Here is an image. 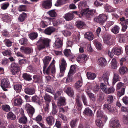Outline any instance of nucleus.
Here are the masks:
<instances>
[{
	"label": "nucleus",
	"instance_id": "obj_1",
	"mask_svg": "<svg viewBox=\"0 0 128 128\" xmlns=\"http://www.w3.org/2000/svg\"><path fill=\"white\" fill-rule=\"evenodd\" d=\"M51 42V40L50 39L40 38L36 44L38 50H40L46 48L50 46Z\"/></svg>",
	"mask_w": 128,
	"mask_h": 128
},
{
	"label": "nucleus",
	"instance_id": "obj_2",
	"mask_svg": "<svg viewBox=\"0 0 128 128\" xmlns=\"http://www.w3.org/2000/svg\"><path fill=\"white\" fill-rule=\"evenodd\" d=\"M81 14L82 16H84L88 20H90L95 17L96 12L95 10H89V8L84 9L83 12H81Z\"/></svg>",
	"mask_w": 128,
	"mask_h": 128
},
{
	"label": "nucleus",
	"instance_id": "obj_3",
	"mask_svg": "<svg viewBox=\"0 0 128 128\" xmlns=\"http://www.w3.org/2000/svg\"><path fill=\"white\" fill-rule=\"evenodd\" d=\"M108 18V16L105 14H100L97 18H94V20L100 25L103 26Z\"/></svg>",
	"mask_w": 128,
	"mask_h": 128
},
{
	"label": "nucleus",
	"instance_id": "obj_4",
	"mask_svg": "<svg viewBox=\"0 0 128 128\" xmlns=\"http://www.w3.org/2000/svg\"><path fill=\"white\" fill-rule=\"evenodd\" d=\"M60 73L59 76L61 77L64 76L67 66V64L65 60L63 58L61 60L60 66Z\"/></svg>",
	"mask_w": 128,
	"mask_h": 128
},
{
	"label": "nucleus",
	"instance_id": "obj_5",
	"mask_svg": "<svg viewBox=\"0 0 128 128\" xmlns=\"http://www.w3.org/2000/svg\"><path fill=\"white\" fill-rule=\"evenodd\" d=\"M20 67L18 64L14 63L12 64L10 68V71L13 75L18 74L20 71Z\"/></svg>",
	"mask_w": 128,
	"mask_h": 128
},
{
	"label": "nucleus",
	"instance_id": "obj_6",
	"mask_svg": "<svg viewBox=\"0 0 128 128\" xmlns=\"http://www.w3.org/2000/svg\"><path fill=\"white\" fill-rule=\"evenodd\" d=\"M126 59L125 58H122L120 60V64L122 66L120 67L119 70V73L122 75H123L128 71V68L125 66H122L123 65V62H125Z\"/></svg>",
	"mask_w": 128,
	"mask_h": 128
},
{
	"label": "nucleus",
	"instance_id": "obj_7",
	"mask_svg": "<svg viewBox=\"0 0 128 128\" xmlns=\"http://www.w3.org/2000/svg\"><path fill=\"white\" fill-rule=\"evenodd\" d=\"M1 86L4 91H7L8 90L7 88H11L9 80L7 78L2 80L1 81Z\"/></svg>",
	"mask_w": 128,
	"mask_h": 128
},
{
	"label": "nucleus",
	"instance_id": "obj_8",
	"mask_svg": "<svg viewBox=\"0 0 128 128\" xmlns=\"http://www.w3.org/2000/svg\"><path fill=\"white\" fill-rule=\"evenodd\" d=\"M124 85V84L121 82H120L117 84V90H120V91L117 92V94L118 96L120 97L124 95V94L125 89L123 87Z\"/></svg>",
	"mask_w": 128,
	"mask_h": 128
},
{
	"label": "nucleus",
	"instance_id": "obj_9",
	"mask_svg": "<svg viewBox=\"0 0 128 128\" xmlns=\"http://www.w3.org/2000/svg\"><path fill=\"white\" fill-rule=\"evenodd\" d=\"M110 126L114 128H120L121 126L120 122L117 119L112 118L110 122Z\"/></svg>",
	"mask_w": 128,
	"mask_h": 128
},
{
	"label": "nucleus",
	"instance_id": "obj_10",
	"mask_svg": "<svg viewBox=\"0 0 128 128\" xmlns=\"http://www.w3.org/2000/svg\"><path fill=\"white\" fill-rule=\"evenodd\" d=\"M26 108L30 117L32 118L35 112V109L32 106L28 104L26 106Z\"/></svg>",
	"mask_w": 128,
	"mask_h": 128
},
{
	"label": "nucleus",
	"instance_id": "obj_11",
	"mask_svg": "<svg viewBox=\"0 0 128 128\" xmlns=\"http://www.w3.org/2000/svg\"><path fill=\"white\" fill-rule=\"evenodd\" d=\"M97 118L102 119L106 123L108 120L107 116L104 114V112L101 110H98L97 112Z\"/></svg>",
	"mask_w": 128,
	"mask_h": 128
},
{
	"label": "nucleus",
	"instance_id": "obj_12",
	"mask_svg": "<svg viewBox=\"0 0 128 128\" xmlns=\"http://www.w3.org/2000/svg\"><path fill=\"white\" fill-rule=\"evenodd\" d=\"M76 104L77 105V108L79 114H81V111L82 108V104L81 100L80 98L77 96L76 98Z\"/></svg>",
	"mask_w": 128,
	"mask_h": 128
},
{
	"label": "nucleus",
	"instance_id": "obj_13",
	"mask_svg": "<svg viewBox=\"0 0 128 128\" xmlns=\"http://www.w3.org/2000/svg\"><path fill=\"white\" fill-rule=\"evenodd\" d=\"M52 57L51 56H45L42 59L43 62L44 64V71L48 65L49 64L50 62Z\"/></svg>",
	"mask_w": 128,
	"mask_h": 128
},
{
	"label": "nucleus",
	"instance_id": "obj_14",
	"mask_svg": "<svg viewBox=\"0 0 128 128\" xmlns=\"http://www.w3.org/2000/svg\"><path fill=\"white\" fill-rule=\"evenodd\" d=\"M14 103L15 106H19L22 103V100L20 96L17 95L14 98Z\"/></svg>",
	"mask_w": 128,
	"mask_h": 128
},
{
	"label": "nucleus",
	"instance_id": "obj_15",
	"mask_svg": "<svg viewBox=\"0 0 128 128\" xmlns=\"http://www.w3.org/2000/svg\"><path fill=\"white\" fill-rule=\"evenodd\" d=\"M42 6L44 8L48 9L52 6V0H46L42 2Z\"/></svg>",
	"mask_w": 128,
	"mask_h": 128
},
{
	"label": "nucleus",
	"instance_id": "obj_16",
	"mask_svg": "<svg viewBox=\"0 0 128 128\" xmlns=\"http://www.w3.org/2000/svg\"><path fill=\"white\" fill-rule=\"evenodd\" d=\"M112 52L115 55L118 56L123 52L122 48H120L117 47H114L112 50Z\"/></svg>",
	"mask_w": 128,
	"mask_h": 128
},
{
	"label": "nucleus",
	"instance_id": "obj_17",
	"mask_svg": "<svg viewBox=\"0 0 128 128\" xmlns=\"http://www.w3.org/2000/svg\"><path fill=\"white\" fill-rule=\"evenodd\" d=\"M47 124L50 126L54 125L55 122V118L54 116H50L47 117L46 119Z\"/></svg>",
	"mask_w": 128,
	"mask_h": 128
},
{
	"label": "nucleus",
	"instance_id": "obj_18",
	"mask_svg": "<svg viewBox=\"0 0 128 128\" xmlns=\"http://www.w3.org/2000/svg\"><path fill=\"white\" fill-rule=\"evenodd\" d=\"M65 91L68 95L70 97H72L74 94L73 89L71 88L68 86H66L65 88Z\"/></svg>",
	"mask_w": 128,
	"mask_h": 128
},
{
	"label": "nucleus",
	"instance_id": "obj_19",
	"mask_svg": "<svg viewBox=\"0 0 128 128\" xmlns=\"http://www.w3.org/2000/svg\"><path fill=\"white\" fill-rule=\"evenodd\" d=\"M63 42L61 38H57L54 43L55 47L58 48H61L63 45Z\"/></svg>",
	"mask_w": 128,
	"mask_h": 128
},
{
	"label": "nucleus",
	"instance_id": "obj_20",
	"mask_svg": "<svg viewBox=\"0 0 128 128\" xmlns=\"http://www.w3.org/2000/svg\"><path fill=\"white\" fill-rule=\"evenodd\" d=\"M98 65L102 66H105L108 64L106 59L103 58H101L98 60Z\"/></svg>",
	"mask_w": 128,
	"mask_h": 128
},
{
	"label": "nucleus",
	"instance_id": "obj_21",
	"mask_svg": "<svg viewBox=\"0 0 128 128\" xmlns=\"http://www.w3.org/2000/svg\"><path fill=\"white\" fill-rule=\"evenodd\" d=\"M56 28L52 27H50L46 29L44 31L45 34L48 35H50L56 31Z\"/></svg>",
	"mask_w": 128,
	"mask_h": 128
},
{
	"label": "nucleus",
	"instance_id": "obj_22",
	"mask_svg": "<svg viewBox=\"0 0 128 128\" xmlns=\"http://www.w3.org/2000/svg\"><path fill=\"white\" fill-rule=\"evenodd\" d=\"M66 99L64 97H62L58 100V106H65L66 104Z\"/></svg>",
	"mask_w": 128,
	"mask_h": 128
},
{
	"label": "nucleus",
	"instance_id": "obj_23",
	"mask_svg": "<svg viewBox=\"0 0 128 128\" xmlns=\"http://www.w3.org/2000/svg\"><path fill=\"white\" fill-rule=\"evenodd\" d=\"M46 18L49 20L50 22H53V24L55 26H57L62 23V21L59 19L58 20L56 21H54V18L49 17H46Z\"/></svg>",
	"mask_w": 128,
	"mask_h": 128
},
{
	"label": "nucleus",
	"instance_id": "obj_24",
	"mask_svg": "<svg viewBox=\"0 0 128 128\" xmlns=\"http://www.w3.org/2000/svg\"><path fill=\"white\" fill-rule=\"evenodd\" d=\"M20 49L22 52L26 54H30L32 51L31 48L27 47H22Z\"/></svg>",
	"mask_w": 128,
	"mask_h": 128
},
{
	"label": "nucleus",
	"instance_id": "obj_25",
	"mask_svg": "<svg viewBox=\"0 0 128 128\" xmlns=\"http://www.w3.org/2000/svg\"><path fill=\"white\" fill-rule=\"evenodd\" d=\"M78 6L79 8L82 9L83 11L82 12L84 11V9L88 8L87 2L84 0L82 1L78 4Z\"/></svg>",
	"mask_w": 128,
	"mask_h": 128
},
{
	"label": "nucleus",
	"instance_id": "obj_26",
	"mask_svg": "<svg viewBox=\"0 0 128 128\" xmlns=\"http://www.w3.org/2000/svg\"><path fill=\"white\" fill-rule=\"evenodd\" d=\"M85 38L89 40H92L94 39V35L92 32H89L86 33L84 35Z\"/></svg>",
	"mask_w": 128,
	"mask_h": 128
},
{
	"label": "nucleus",
	"instance_id": "obj_27",
	"mask_svg": "<svg viewBox=\"0 0 128 128\" xmlns=\"http://www.w3.org/2000/svg\"><path fill=\"white\" fill-rule=\"evenodd\" d=\"M76 26L77 28L83 29L85 28L86 24L83 21H78L76 22Z\"/></svg>",
	"mask_w": 128,
	"mask_h": 128
},
{
	"label": "nucleus",
	"instance_id": "obj_28",
	"mask_svg": "<svg viewBox=\"0 0 128 128\" xmlns=\"http://www.w3.org/2000/svg\"><path fill=\"white\" fill-rule=\"evenodd\" d=\"M24 92L26 94L31 95L35 93V90L33 88H27L25 89Z\"/></svg>",
	"mask_w": 128,
	"mask_h": 128
},
{
	"label": "nucleus",
	"instance_id": "obj_29",
	"mask_svg": "<svg viewBox=\"0 0 128 128\" xmlns=\"http://www.w3.org/2000/svg\"><path fill=\"white\" fill-rule=\"evenodd\" d=\"M27 17V14L24 12H23L19 16L18 20L20 22H24L26 20Z\"/></svg>",
	"mask_w": 128,
	"mask_h": 128
},
{
	"label": "nucleus",
	"instance_id": "obj_30",
	"mask_svg": "<svg viewBox=\"0 0 128 128\" xmlns=\"http://www.w3.org/2000/svg\"><path fill=\"white\" fill-rule=\"evenodd\" d=\"M83 114L89 116H91L93 115L92 111L88 108H86L85 109L83 112Z\"/></svg>",
	"mask_w": 128,
	"mask_h": 128
},
{
	"label": "nucleus",
	"instance_id": "obj_31",
	"mask_svg": "<svg viewBox=\"0 0 128 128\" xmlns=\"http://www.w3.org/2000/svg\"><path fill=\"white\" fill-rule=\"evenodd\" d=\"M32 76L26 73H24L22 74V78L26 81H30L32 80Z\"/></svg>",
	"mask_w": 128,
	"mask_h": 128
},
{
	"label": "nucleus",
	"instance_id": "obj_32",
	"mask_svg": "<svg viewBox=\"0 0 128 128\" xmlns=\"http://www.w3.org/2000/svg\"><path fill=\"white\" fill-rule=\"evenodd\" d=\"M28 120L27 117L24 115L19 119V122L20 124H26Z\"/></svg>",
	"mask_w": 128,
	"mask_h": 128
},
{
	"label": "nucleus",
	"instance_id": "obj_33",
	"mask_svg": "<svg viewBox=\"0 0 128 128\" xmlns=\"http://www.w3.org/2000/svg\"><path fill=\"white\" fill-rule=\"evenodd\" d=\"M120 29V27L117 25L115 26L111 30V31L115 34H117L119 33Z\"/></svg>",
	"mask_w": 128,
	"mask_h": 128
},
{
	"label": "nucleus",
	"instance_id": "obj_34",
	"mask_svg": "<svg viewBox=\"0 0 128 128\" xmlns=\"http://www.w3.org/2000/svg\"><path fill=\"white\" fill-rule=\"evenodd\" d=\"M110 76V74L109 73L106 72L105 74H103L102 78L104 82L106 84H108V78Z\"/></svg>",
	"mask_w": 128,
	"mask_h": 128
},
{
	"label": "nucleus",
	"instance_id": "obj_35",
	"mask_svg": "<svg viewBox=\"0 0 128 128\" xmlns=\"http://www.w3.org/2000/svg\"><path fill=\"white\" fill-rule=\"evenodd\" d=\"M22 88V86L20 84H16L14 86V90L17 92L18 93H19L21 92Z\"/></svg>",
	"mask_w": 128,
	"mask_h": 128
},
{
	"label": "nucleus",
	"instance_id": "obj_36",
	"mask_svg": "<svg viewBox=\"0 0 128 128\" xmlns=\"http://www.w3.org/2000/svg\"><path fill=\"white\" fill-rule=\"evenodd\" d=\"M74 15L72 13H68L65 14L64 18L66 20H71L74 18Z\"/></svg>",
	"mask_w": 128,
	"mask_h": 128
},
{
	"label": "nucleus",
	"instance_id": "obj_37",
	"mask_svg": "<svg viewBox=\"0 0 128 128\" xmlns=\"http://www.w3.org/2000/svg\"><path fill=\"white\" fill-rule=\"evenodd\" d=\"M105 11L107 12H111L114 10V8L108 4H106L105 7Z\"/></svg>",
	"mask_w": 128,
	"mask_h": 128
},
{
	"label": "nucleus",
	"instance_id": "obj_38",
	"mask_svg": "<svg viewBox=\"0 0 128 128\" xmlns=\"http://www.w3.org/2000/svg\"><path fill=\"white\" fill-rule=\"evenodd\" d=\"M33 78L35 83H40L42 82L41 77L40 76L37 75H35L33 76Z\"/></svg>",
	"mask_w": 128,
	"mask_h": 128
},
{
	"label": "nucleus",
	"instance_id": "obj_39",
	"mask_svg": "<svg viewBox=\"0 0 128 128\" xmlns=\"http://www.w3.org/2000/svg\"><path fill=\"white\" fill-rule=\"evenodd\" d=\"M2 19L4 21L7 22L10 21L11 20L10 16L7 14H4L3 15Z\"/></svg>",
	"mask_w": 128,
	"mask_h": 128
},
{
	"label": "nucleus",
	"instance_id": "obj_40",
	"mask_svg": "<svg viewBox=\"0 0 128 128\" xmlns=\"http://www.w3.org/2000/svg\"><path fill=\"white\" fill-rule=\"evenodd\" d=\"M7 117L8 119L12 120H14L16 118V116L11 112H10L8 114Z\"/></svg>",
	"mask_w": 128,
	"mask_h": 128
},
{
	"label": "nucleus",
	"instance_id": "obj_41",
	"mask_svg": "<svg viewBox=\"0 0 128 128\" xmlns=\"http://www.w3.org/2000/svg\"><path fill=\"white\" fill-rule=\"evenodd\" d=\"M111 66L112 68L114 69H116L117 68V63L115 58H113L112 59L111 63Z\"/></svg>",
	"mask_w": 128,
	"mask_h": 128
},
{
	"label": "nucleus",
	"instance_id": "obj_42",
	"mask_svg": "<svg viewBox=\"0 0 128 128\" xmlns=\"http://www.w3.org/2000/svg\"><path fill=\"white\" fill-rule=\"evenodd\" d=\"M126 36L124 34H120L118 38L119 39V42L120 43L124 42L126 40Z\"/></svg>",
	"mask_w": 128,
	"mask_h": 128
},
{
	"label": "nucleus",
	"instance_id": "obj_43",
	"mask_svg": "<svg viewBox=\"0 0 128 128\" xmlns=\"http://www.w3.org/2000/svg\"><path fill=\"white\" fill-rule=\"evenodd\" d=\"M32 102L40 105V98L37 96H33L32 98Z\"/></svg>",
	"mask_w": 128,
	"mask_h": 128
},
{
	"label": "nucleus",
	"instance_id": "obj_44",
	"mask_svg": "<svg viewBox=\"0 0 128 128\" xmlns=\"http://www.w3.org/2000/svg\"><path fill=\"white\" fill-rule=\"evenodd\" d=\"M2 54L4 56H10L12 55L11 51L10 50H5L2 52Z\"/></svg>",
	"mask_w": 128,
	"mask_h": 128
},
{
	"label": "nucleus",
	"instance_id": "obj_45",
	"mask_svg": "<svg viewBox=\"0 0 128 128\" xmlns=\"http://www.w3.org/2000/svg\"><path fill=\"white\" fill-rule=\"evenodd\" d=\"M83 83L82 80H79L75 84L76 88L77 90L79 89L82 85Z\"/></svg>",
	"mask_w": 128,
	"mask_h": 128
},
{
	"label": "nucleus",
	"instance_id": "obj_46",
	"mask_svg": "<svg viewBox=\"0 0 128 128\" xmlns=\"http://www.w3.org/2000/svg\"><path fill=\"white\" fill-rule=\"evenodd\" d=\"M62 93V91H58L56 92L54 95V100H58L62 98V97L61 96Z\"/></svg>",
	"mask_w": 128,
	"mask_h": 128
},
{
	"label": "nucleus",
	"instance_id": "obj_47",
	"mask_svg": "<svg viewBox=\"0 0 128 128\" xmlns=\"http://www.w3.org/2000/svg\"><path fill=\"white\" fill-rule=\"evenodd\" d=\"M2 108L4 111L6 112H9L10 110H11L10 106L7 104L3 105L2 107Z\"/></svg>",
	"mask_w": 128,
	"mask_h": 128
},
{
	"label": "nucleus",
	"instance_id": "obj_48",
	"mask_svg": "<svg viewBox=\"0 0 128 128\" xmlns=\"http://www.w3.org/2000/svg\"><path fill=\"white\" fill-rule=\"evenodd\" d=\"M38 34L35 32L31 33L29 35L30 38L32 40L36 39L38 37Z\"/></svg>",
	"mask_w": 128,
	"mask_h": 128
},
{
	"label": "nucleus",
	"instance_id": "obj_49",
	"mask_svg": "<svg viewBox=\"0 0 128 128\" xmlns=\"http://www.w3.org/2000/svg\"><path fill=\"white\" fill-rule=\"evenodd\" d=\"M20 43L23 46H26L28 43V40L26 38H23L21 39L19 41Z\"/></svg>",
	"mask_w": 128,
	"mask_h": 128
},
{
	"label": "nucleus",
	"instance_id": "obj_50",
	"mask_svg": "<svg viewBox=\"0 0 128 128\" xmlns=\"http://www.w3.org/2000/svg\"><path fill=\"white\" fill-rule=\"evenodd\" d=\"M10 6L8 2H6L1 5V9L3 10H5L7 9Z\"/></svg>",
	"mask_w": 128,
	"mask_h": 128
},
{
	"label": "nucleus",
	"instance_id": "obj_51",
	"mask_svg": "<svg viewBox=\"0 0 128 128\" xmlns=\"http://www.w3.org/2000/svg\"><path fill=\"white\" fill-rule=\"evenodd\" d=\"M78 121L77 119L72 120L70 122V125L72 128H74L76 125L77 122Z\"/></svg>",
	"mask_w": 128,
	"mask_h": 128
},
{
	"label": "nucleus",
	"instance_id": "obj_52",
	"mask_svg": "<svg viewBox=\"0 0 128 128\" xmlns=\"http://www.w3.org/2000/svg\"><path fill=\"white\" fill-rule=\"evenodd\" d=\"M102 120V119L97 118L96 120V123L97 126L99 128H102L103 126Z\"/></svg>",
	"mask_w": 128,
	"mask_h": 128
},
{
	"label": "nucleus",
	"instance_id": "obj_53",
	"mask_svg": "<svg viewBox=\"0 0 128 128\" xmlns=\"http://www.w3.org/2000/svg\"><path fill=\"white\" fill-rule=\"evenodd\" d=\"M76 67L74 65H71L70 66L69 72L68 73V76L70 74H73L75 73L76 70Z\"/></svg>",
	"mask_w": 128,
	"mask_h": 128
},
{
	"label": "nucleus",
	"instance_id": "obj_54",
	"mask_svg": "<svg viewBox=\"0 0 128 128\" xmlns=\"http://www.w3.org/2000/svg\"><path fill=\"white\" fill-rule=\"evenodd\" d=\"M87 76L89 80H93L96 77V75L94 73H88Z\"/></svg>",
	"mask_w": 128,
	"mask_h": 128
},
{
	"label": "nucleus",
	"instance_id": "obj_55",
	"mask_svg": "<svg viewBox=\"0 0 128 128\" xmlns=\"http://www.w3.org/2000/svg\"><path fill=\"white\" fill-rule=\"evenodd\" d=\"M4 42L6 46L8 47H10L12 45V42L9 39H5Z\"/></svg>",
	"mask_w": 128,
	"mask_h": 128
},
{
	"label": "nucleus",
	"instance_id": "obj_56",
	"mask_svg": "<svg viewBox=\"0 0 128 128\" xmlns=\"http://www.w3.org/2000/svg\"><path fill=\"white\" fill-rule=\"evenodd\" d=\"M48 14L51 16L52 17H56L57 16L56 12L54 10H52L49 11Z\"/></svg>",
	"mask_w": 128,
	"mask_h": 128
},
{
	"label": "nucleus",
	"instance_id": "obj_57",
	"mask_svg": "<svg viewBox=\"0 0 128 128\" xmlns=\"http://www.w3.org/2000/svg\"><path fill=\"white\" fill-rule=\"evenodd\" d=\"M119 80V75L117 74H114L113 78V84H115Z\"/></svg>",
	"mask_w": 128,
	"mask_h": 128
},
{
	"label": "nucleus",
	"instance_id": "obj_58",
	"mask_svg": "<svg viewBox=\"0 0 128 128\" xmlns=\"http://www.w3.org/2000/svg\"><path fill=\"white\" fill-rule=\"evenodd\" d=\"M58 112V107L55 105H53L52 110V114L53 116L56 114Z\"/></svg>",
	"mask_w": 128,
	"mask_h": 128
},
{
	"label": "nucleus",
	"instance_id": "obj_59",
	"mask_svg": "<svg viewBox=\"0 0 128 128\" xmlns=\"http://www.w3.org/2000/svg\"><path fill=\"white\" fill-rule=\"evenodd\" d=\"M94 43L96 44V46L98 49L101 50L102 48V46L100 43L98 42L97 40L94 41Z\"/></svg>",
	"mask_w": 128,
	"mask_h": 128
},
{
	"label": "nucleus",
	"instance_id": "obj_60",
	"mask_svg": "<svg viewBox=\"0 0 128 128\" xmlns=\"http://www.w3.org/2000/svg\"><path fill=\"white\" fill-rule=\"evenodd\" d=\"M44 99L46 102H50L52 100V98L51 96L48 94H46L44 96Z\"/></svg>",
	"mask_w": 128,
	"mask_h": 128
},
{
	"label": "nucleus",
	"instance_id": "obj_61",
	"mask_svg": "<svg viewBox=\"0 0 128 128\" xmlns=\"http://www.w3.org/2000/svg\"><path fill=\"white\" fill-rule=\"evenodd\" d=\"M40 26L42 28H45L48 26V24L45 21L42 20L40 24Z\"/></svg>",
	"mask_w": 128,
	"mask_h": 128
},
{
	"label": "nucleus",
	"instance_id": "obj_62",
	"mask_svg": "<svg viewBox=\"0 0 128 128\" xmlns=\"http://www.w3.org/2000/svg\"><path fill=\"white\" fill-rule=\"evenodd\" d=\"M104 109H107L110 112L112 111L113 110L111 106L107 104H104Z\"/></svg>",
	"mask_w": 128,
	"mask_h": 128
},
{
	"label": "nucleus",
	"instance_id": "obj_63",
	"mask_svg": "<svg viewBox=\"0 0 128 128\" xmlns=\"http://www.w3.org/2000/svg\"><path fill=\"white\" fill-rule=\"evenodd\" d=\"M64 55L68 57L69 56L71 53V50L69 49H66L64 51Z\"/></svg>",
	"mask_w": 128,
	"mask_h": 128
},
{
	"label": "nucleus",
	"instance_id": "obj_64",
	"mask_svg": "<svg viewBox=\"0 0 128 128\" xmlns=\"http://www.w3.org/2000/svg\"><path fill=\"white\" fill-rule=\"evenodd\" d=\"M43 119L42 116L40 114L38 115L35 118L33 119V120H36L37 122H40Z\"/></svg>",
	"mask_w": 128,
	"mask_h": 128
}]
</instances>
